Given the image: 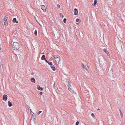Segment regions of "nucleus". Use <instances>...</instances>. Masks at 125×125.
Listing matches in <instances>:
<instances>
[{"label": "nucleus", "instance_id": "nucleus-20", "mask_svg": "<svg viewBox=\"0 0 125 125\" xmlns=\"http://www.w3.org/2000/svg\"><path fill=\"white\" fill-rule=\"evenodd\" d=\"M60 15L61 17H62V18H63V15L62 13H60Z\"/></svg>", "mask_w": 125, "mask_h": 125}, {"label": "nucleus", "instance_id": "nucleus-12", "mask_svg": "<svg viewBox=\"0 0 125 125\" xmlns=\"http://www.w3.org/2000/svg\"><path fill=\"white\" fill-rule=\"evenodd\" d=\"M31 81L33 83H35V80L33 78H31Z\"/></svg>", "mask_w": 125, "mask_h": 125}, {"label": "nucleus", "instance_id": "nucleus-28", "mask_svg": "<svg viewBox=\"0 0 125 125\" xmlns=\"http://www.w3.org/2000/svg\"><path fill=\"white\" fill-rule=\"evenodd\" d=\"M57 7L58 8H60V6L59 4H58L57 5Z\"/></svg>", "mask_w": 125, "mask_h": 125}, {"label": "nucleus", "instance_id": "nucleus-21", "mask_svg": "<svg viewBox=\"0 0 125 125\" xmlns=\"http://www.w3.org/2000/svg\"><path fill=\"white\" fill-rule=\"evenodd\" d=\"M34 34L35 35H36L37 34V32L36 30H35V31Z\"/></svg>", "mask_w": 125, "mask_h": 125}, {"label": "nucleus", "instance_id": "nucleus-26", "mask_svg": "<svg viewBox=\"0 0 125 125\" xmlns=\"http://www.w3.org/2000/svg\"><path fill=\"white\" fill-rule=\"evenodd\" d=\"M79 124V122L78 121H77L75 125H78Z\"/></svg>", "mask_w": 125, "mask_h": 125}, {"label": "nucleus", "instance_id": "nucleus-17", "mask_svg": "<svg viewBox=\"0 0 125 125\" xmlns=\"http://www.w3.org/2000/svg\"><path fill=\"white\" fill-rule=\"evenodd\" d=\"M45 56L44 55H43L41 57L42 60H44L45 59Z\"/></svg>", "mask_w": 125, "mask_h": 125}, {"label": "nucleus", "instance_id": "nucleus-32", "mask_svg": "<svg viewBox=\"0 0 125 125\" xmlns=\"http://www.w3.org/2000/svg\"><path fill=\"white\" fill-rule=\"evenodd\" d=\"M53 87H55V83H54V84L53 85Z\"/></svg>", "mask_w": 125, "mask_h": 125}, {"label": "nucleus", "instance_id": "nucleus-19", "mask_svg": "<svg viewBox=\"0 0 125 125\" xmlns=\"http://www.w3.org/2000/svg\"><path fill=\"white\" fill-rule=\"evenodd\" d=\"M97 3V0H95L94 1V5L95 6Z\"/></svg>", "mask_w": 125, "mask_h": 125}, {"label": "nucleus", "instance_id": "nucleus-18", "mask_svg": "<svg viewBox=\"0 0 125 125\" xmlns=\"http://www.w3.org/2000/svg\"><path fill=\"white\" fill-rule=\"evenodd\" d=\"M49 64L50 65V66L52 65V63L51 62H48L47 63Z\"/></svg>", "mask_w": 125, "mask_h": 125}, {"label": "nucleus", "instance_id": "nucleus-27", "mask_svg": "<svg viewBox=\"0 0 125 125\" xmlns=\"http://www.w3.org/2000/svg\"><path fill=\"white\" fill-rule=\"evenodd\" d=\"M79 21V19H76V21L77 22H78Z\"/></svg>", "mask_w": 125, "mask_h": 125}, {"label": "nucleus", "instance_id": "nucleus-15", "mask_svg": "<svg viewBox=\"0 0 125 125\" xmlns=\"http://www.w3.org/2000/svg\"><path fill=\"white\" fill-rule=\"evenodd\" d=\"M82 67H83V68L84 69H85L87 71H88V70H87V68H86V66H84L82 63Z\"/></svg>", "mask_w": 125, "mask_h": 125}, {"label": "nucleus", "instance_id": "nucleus-22", "mask_svg": "<svg viewBox=\"0 0 125 125\" xmlns=\"http://www.w3.org/2000/svg\"><path fill=\"white\" fill-rule=\"evenodd\" d=\"M63 22L64 23H65L66 22V19L65 18H64V19H63Z\"/></svg>", "mask_w": 125, "mask_h": 125}, {"label": "nucleus", "instance_id": "nucleus-5", "mask_svg": "<svg viewBox=\"0 0 125 125\" xmlns=\"http://www.w3.org/2000/svg\"><path fill=\"white\" fill-rule=\"evenodd\" d=\"M67 85L68 86V89L70 92L72 93H74V92L73 90H71V88H70L71 85L69 83V81L68 82V84H67Z\"/></svg>", "mask_w": 125, "mask_h": 125}, {"label": "nucleus", "instance_id": "nucleus-11", "mask_svg": "<svg viewBox=\"0 0 125 125\" xmlns=\"http://www.w3.org/2000/svg\"><path fill=\"white\" fill-rule=\"evenodd\" d=\"M104 52L106 53L107 55H108L109 52L107 51V50L106 49H104Z\"/></svg>", "mask_w": 125, "mask_h": 125}, {"label": "nucleus", "instance_id": "nucleus-10", "mask_svg": "<svg viewBox=\"0 0 125 125\" xmlns=\"http://www.w3.org/2000/svg\"><path fill=\"white\" fill-rule=\"evenodd\" d=\"M50 66L53 70V71H55L56 70V68L55 67L54 65H51V66Z\"/></svg>", "mask_w": 125, "mask_h": 125}, {"label": "nucleus", "instance_id": "nucleus-34", "mask_svg": "<svg viewBox=\"0 0 125 125\" xmlns=\"http://www.w3.org/2000/svg\"><path fill=\"white\" fill-rule=\"evenodd\" d=\"M36 118V116H34V119H35V118Z\"/></svg>", "mask_w": 125, "mask_h": 125}, {"label": "nucleus", "instance_id": "nucleus-7", "mask_svg": "<svg viewBox=\"0 0 125 125\" xmlns=\"http://www.w3.org/2000/svg\"><path fill=\"white\" fill-rule=\"evenodd\" d=\"M7 99V96L6 94H4L3 96V99L5 101H6Z\"/></svg>", "mask_w": 125, "mask_h": 125}, {"label": "nucleus", "instance_id": "nucleus-36", "mask_svg": "<svg viewBox=\"0 0 125 125\" xmlns=\"http://www.w3.org/2000/svg\"><path fill=\"white\" fill-rule=\"evenodd\" d=\"M44 53V52H43V53H42V54H43Z\"/></svg>", "mask_w": 125, "mask_h": 125}, {"label": "nucleus", "instance_id": "nucleus-2", "mask_svg": "<svg viewBox=\"0 0 125 125\" xmlns=\"http://www.w3.org/2000/svg\"><path fill=\"white\" fill-rule=\"evenodd\" d=\"M20 44L17 42H14L13 44V48L14 50H18L20 47Z\"/></svg>", "mask_w": 125, "mask_h": 125}, {"label": "nucleus", "instance_id": "nucleus-4", "mask_svg": "<svg viewBox=\"0 0 125 125\" xmlns=\"http://www.w3.org/2000/svg\"><path fill=\"white\" fill-rule=\"evenodd\" d=\"M8 17L5 16L3 19V22H4V25L5 26H7L8 25V21H7Z\"/></svg>", "mask_w": 125, "mask_h": 125}, {"label": "nucleus", "instance_id": "nucleus-37", "mask_svg": "<svg viewBox=\"0 0 125 125\" xmlns=\"http://www.w3.org/2000/svg\"><path fill=\"white\" fill-rule=\"evenodd\" d=\"M31 112L33 113L32 112V111ZM33 113L34 114V113Z\"/></svg>", "mask_w": 125, "mask_h": 125}, {"label": "nucleus", "instance_id": "nucleus-30", "mask_svg": "<svg viewBox=\"0 0 125 125\" xmlns=\"http://www.w3.org/2000/svg\"><path fill=\"white\" fill-rule=\"evenodd\" d=\"M44 60H45V62H47H47H48V61L47 60H46V59L45 58V59H44Z\"/></svg>", "mask_w": 125, "mask_h": 125}, {"label": "nucleus", "instance_id": "nucleus-38", "mask_svg": "<svg viewBox=\"0 0 125 125\" xmlns=\"http://www.w3.org/2000/svg\"><path fill=\"white\" fill-rule=\"evenodd\" d=\"M32 116H33V115H32Z\"/></svg>", "mask_w": 125, "mask_h": 125}, {"label": "nucleus", "instance_id": "nucleus-13", "mask_svg": "<svg viewBox=\"0 0 125 125\" xmlns=\"http://www.w3.org/2000/svg\"><path fill=\"white\" fill-rule=\"evenodd\" d=\"M37 89L38 90H41V91H42V90L43 88H41L39 85H37Z\"/></svg>", "mask_w": 125, "mask_h": 125}, {"label": "nucleus", "instance_id": "nucleus-6", "mask_svg": "<svg viewBox=\"0 0 125 125\" xmlns=\"http://www.w3.org/2000/svg\"><path fill=\"white\" fill-rule=\"evenodd\" d=\"M41 8L42 10L44 12H45L46 11V7L44 5H42L41 6Z\"/></svg>", "mask_w": 125, "mask_h": 125}, {"label": "nucleus", "instance_id": "nucleus-29", "mask_svg": "<svg viewBox=\"0 0 125 125\" xmlns=\"http://www.w3.org/2000/svg\"><path fill=\"white\" fill-rule=\"evenodd\" d=\"M42 92H40V94L41 95H42Z\"/></svg>", "mask_w": 125, "mask_h": 125}, {"label": "nucleus", "instance_id": "nucleus-23", "mask_svg": "<svg viewBox=\"0 0 125 125\" xmlns=\"http://www.w3.org/2000/svg\"><path fill=\"white\" fill-rule=\"evenodd\" d=\"M120 114V116H121V118H122L123 117V113H121Z\"/></svg>", "mask_w": 125, "mask_h": 125}, {"label": "nucleus", "instance_id": "nucleus-39", "mask_svg": "<svg viewBox=\"0 0 125 125\" xmlns=\"http://www.w3.org/2000/svg\"><path fill=\"white\" fill-rule=\"evenodd\" d=\"M71 90H72V89H71Z\"/></svg>", "mask_w": 125, "mask_h": 125}, {"label": "nucleus", "instance_id": "nucleus-8", "mask_svg": "<svg viewBox=\"0 0 125 125\" xmlns=\"http://www.w3.org/2000/svg\"><path fill=\"white\" fill-rule=\"evenodd\" d=\"M74 14L75 15H77L78 13V11L77 10V9L75 8L74 9Z\"/></svg>", "mask_w": 125, "mask_h": 125}, {"label": "nucleus", "instance_id": "nucleus-24", "mask_svg": "<svg viewBox=\"0 0 125 125\" xmlns=\"http://www.w3.org/2000/svg\"><path fill=\"white\" fill-rule=\"evenodd\" d=\"M91 116H92L93 117V118H94V117H95V116L94 115V114L93 113H92V114H91Z\"/></svg>", "mask_w": 125, "mask_h": 125}, {"label": "nucleus", "instance_id": "nucleus-14", "mask_svg": "<svg viewBox=\"0 0 125 125\" xmlns=\"http://www.w3.org/2000/svg\"><path fill=\"white\" fill-rule=\"evenodd\" d=\"M13 22H15L16 23H18V21H16V19L15 18H14L13 19Z\"/></svg>", "mask_w": 125, "mask_h": 125}, {"label": "nucleus", "instance_id": "nucleus-25", "mask_svg": "<svg viewBox=\"0 0 125 125\" xmlns=\"http://www.w3.org/2000/svg\"><path fill=\"white\" fill-rule=\"evenodd\" d=\"M42 112V111H39V112L37 114L38 115H39L40 113H41Z\"/></svg>", "mask_w": 125, "mask_h": 125}, {"label": "nucleus", "instance_id": "nucleus-9", "mask_svg": "<svg viewBox=\"0 0 125 125\" xmlns=\"http://www.w3.org/2000/svg\"><path fill=\"white\" fill-rule=\"evenodd\" d=\"M17 54H18L20 55H21L22 54V52H21V51H17Z\"/></svg>", "mask_w": 125, "mask_h": 125}, {"label": "nucleus", "instance_id": "nucleus-3", "mask_svg": "<svg viewBox=\"0 0 125 125\" xmlns=\"http://www.w3.org/2000/svg\"><path fill=\"white\" fill-rule=\"evenodd\" d=\"M56 62L59 63L60 61V57L58 55H56L55 56H53Z\"/></svg>", "mask_w": 125, "mask_h": 125}, {"label": "nucleus", "instance_id": "nucleus-33", "mask_svg": "<svg viewBox=\"0 0 125 125\" xmlns=\"http://www.w3.org/2000/svg\"><path fill=\"white\" fill-rule=\"evenodd\" d=\"M32 75H33L34 74V73H31Z\"/></svg>", "mask_w": 125, "mask_h": 125}, {"label": "nucleus", "instance_id": "nucleus-35", "mask_svg": "<svg viewBox=\"0 0 125 125\" xmlns=\"http://www.w3.org/2000/svg\"><path fill=\"white\" fill-rule=\"evenodd\" d=\"M76 24H77L78 25V24H79V23H76Z\"/></svg>", "mask_w": 125, "mask_h": 125}, {"label": "nucleus", "instance_id": "nucleus-31", "mask_svg": "<svg viewBox=\"0 0 125 125\" xmlns=\"http://www.w3.org/2000/svg\"><path fill=\"white\" fill-rule=\"evenodd\" d=\"M119 111H120V114L121 113H122V111H121V110L120 109H119Z\"/></svg>", "mask_w": 125, "mask_h": 125}, {"label": "nucleus", "instance_id": "nucleus-1", "mask_svg": "<svg viewBox=\"0 0 125 125\" xmlns=\"http://www.w3.org/2000/svg\"><path fill=\"white\" fill-rule=\"evenodd\" d=\"M101 58L103 59V61H102L99 58V61L100 64L103 69H105L106 67V65L105 62L104 60V58L103 57H101Z\"/></svg>", "mask_w": 125, "mask_h": 125}, {"label": "nucleus", "instance_id": "nucleus-16", "mask_svg": "<svg viewBox=\"0 0 125 125\" xmlns=\"http://www.w3.org/2000/svg\"><path fill=\"white\" fill-rule=\"evenodd\" d=\"M8 105L10 107L12 106V104L11 102L10 101H8Z\"/></svg>", "mask_w": 125, "mask_h": 125}]
</instances>
